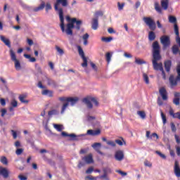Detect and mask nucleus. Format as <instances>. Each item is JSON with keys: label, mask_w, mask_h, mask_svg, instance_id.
Instances as JSON below:
<instances>
[{"label": "nucleus", "mask_w": 180, "mask_h": 180, "mask_svg": "<svg viewBox=\"0 0 180 180\" xmlns=\"http://www.w3.org/2000/svg\"><path fill=\"white\" fill-rule=\"evenodd\" d=\"M103 171L104 174H108V173L112 172V169H110V168H109V167L103 168Z\"/></svg>", "instance_id": "4d7b16f0"}, {"label": "nucleus", "mask_w": 180, "mask_h": 180, "mask_svg": "<svg viewBox=\"0 0 180 180\" xmlns=\"http://www.w3.org/2000/svg\"><path fill=\"white\" fill-rule=\"evenodd\" d=\"M10 56L12 61H14V62L18 61V59H16V55L15 54V52L12 49L10 50Z\"/></svg>", "instance_id": "c756f323"}, {"label": "nucleus", "mask_w": 180, "mask_h": 180, "mask_svg": "<svg viewBox=\"0 0 180 180\" xmlns=\"http://www.w3.org/2000/svg\"><path fill=\"white\" fill-rule=\"evenodd\" d=\"M169 82L171 85V88H174V86H176L178 84V82H176V79H175V77H174L173 75L169 77Z\"/></svg>", "instance_id": "4be33fe9"}, {"label": "nucleus", "mask_w": 180, "mask_h": 180, "mask_svg": "<svg viewBox=\"0 0 180 180\" xmlns=\"http://www.w3.org/2000/svg\"><path fill=\"white\" fill-rule=\"evenodd\" d=\"M66 20L67 22H70L67 24L66 25V30H65V32H63V33H65L68 36H72V29L75 27L77 30H81V25H82V20H77V18H71L70 16H66ZM74 23H76V27L74 25Z\"/></svg>", "instance_id": "f257e3e1"}, {"label": "nucleus", "mask_w": 180, "mask_h": 180, "mask_svg": "<svg viewBox=\"0 0 180 180\" xmlns=\"http://www.w3.org/2000/svg\"><path fill=\"white\" fill-rule=\"evenodd\" d=\"M85 180H98V177H94L92 176H87L85 177Z\"/></svg>", "instance_id": "bf43d9fd"}, {"label": "nucleus", "mask_w": 180, "mask_h": 180, "mask_svg": "<svg viewBox=\"0 0 180 180\" xmlns=\"http://www.w3.org/2000/svg\"><path fill=\"white\" fill-rule=\"evenodd\" d=\"M160 116L162 117L163 124H167V116L164 114L162 110H160Z\"/></svg>", "instance_id": "473e14b6"}, {"label": "nucleus", "mask_w": 180, "mask_h": 180, "mask_svg": "<svg viewBox=\"0 0 180 180\" xmlns=\"http://www.w3.org/2000/svg\"><path fill=\"white\" fill-rule=\"evenodd\" d=\"M105 58H106V60L108 63H110V60L112 59V53H110V52H108L106 54H105Z\"/></svg>", "instance_id": "ea45409f"}, {"label": "nucleus", "mask_w": 180, "mask_h": 180, "mask_svg": "<svg viewBox=\"0 0 180 180\" xmlns=\"http://www.w3.org/2000/svg\"><path fill=\"white\" fill-rule=\"evenodd\" d=\"M153 59L152 63L154 64L161 60V55L160 54V44H158V41H155L153 44Z\"/></svg>", "instance_id": "20e7f679"}, {"label": "nucleus", "mask_w": 180, "mask_h": 180, "mask_svg": "<svg viewBox=\"0 0 180 180\" xmlns=\"http://www.w3.org/2000/svg\"><path fill=\"white\" fill-rule=\"evenodd\" d=\"M143 20L146 23V26H148L150 30H155L157 28L155 22L154 20H153V18L150 17H144Z\"/></svg>", "instance_id": "0eeeda50"}, {"label": "nucleus", "mask_w": 180, "mask_h": 180, "mask_svg": "<svg viewBox=\"0 0 180 180\" xmlns=\"http://www.w3.org/2000/svg\"><path fill=\"white\" fill-rule=\"evenodd\" d=\"M135 63L136 64H139V65L141 64H146V61L142 60L141 59H139V58L135 59Z\"/></svg>", "instance_id": "603ef678"}, {"label": "nucleus", "mask_w": 180, "mask_h": 180, "mask_svg": "<svg viewBox=\"0 0 180 180\" xmlns=\"http://www.w3.org/2000/svg\"><path fill=\"white\" fill-rule=\"evenodd\" d=\"M173 103L176 106L179 105V98H175L173 99Z\"/></svg>", "instance_id": "680f3d73"}, {"label": "nucleus", "mask_w": 180, "mask_h": 180, "mask_svg": "<svg viewBox=\"0 0 180 180\" xmlns=\"http://www.w3.org/2000/svg\"><path fill=\"white\" fill-rule=\"evenodd\" d=\"M172 50L173 54H178V51H179V48L178 47L177 45H174L173 46Z\"/></svg>", "instance_id": "4c0bfd02"}, {"label": "nucleus", "mask_w": 180, "mask_h": 180, "mask_svg": "<svg viewBox=\"0 0 180 180\" xmlns=\"http://www.w3.org/2000/svg\"><path fill=\"white\" fill-rule=\"evenodd\" d=\"M78 101H79V98L78 97H69V98H68V103H64L63 104L60 110V114L64 115L65 110H67V108L70 106V103L71 106H74L75 105H76Z\"/></svg>", "instance_id": "39448f33"}, {"label": "nucleus", "mask_w": 180, "mask_h": 180, "mask_svg": "<svg viewBox=\"0 0 180 180\" xmlns=\"http://www.w3.org/2000/svg\"><path fill=\"white\" fill-rule=\"evenodd\" d=\"M56 51L60 54V56H63L64 54V50L60 48L58 46H56Z\"/></svg>", "instance_id": "a19ab883"}, {"label": "nucleus", "mask_w": 180, "mask_h": 180, "mask_svg": "<svg viewBox=\"0 0 180 180\" xmlns=\"http://www.w3.org/2000/svg\"><path fill=\"white\" fill-rule=\"evenodd\" d=\"M14 63H15V70H17V71H19V70H20V62H19V60H15L14 61Z\"/></svg>", "instance_id": "37998d69"}, {"label": "nucleus", "mask_w": 180, "mask_h": 180, "mask_svg": "<svg viewBox=\"0 0 180 180\" xmlns=\"http://www.w3.org/2000/svg\"><path fill=\"white\" fill-rule=\"evenodd\" d=\"M94 172V167H89L86 171V174H92Z\"/></svg>", "instance_id": "338daca9"}, {"label": "nucleus", "mask_w": 180, "mask_h": 180, "mask_svg": "<svg viewBox=\"0 0 180 180\" xmlns=\"http://www.w3.org/2000/svg\"><path fill=\"white\" fill-rule=\"evenodd\" d=\"M19 100L22 103H29V101L25 99V96H20Z\"/></svg>", "instance_id": "c03bdc74"}, {"label": "nucleus", "mask_w": 180, "mask_h": 180, "mask_svg": "<svg viewBox=\"0 0 180 180\" xmlns=\"http://www.w3.org/2000/svg\"><path fill=\"white\" fill-rule=\"evenodd\" d=\"M25 150L23 148H17V150H15V154L17 155H20L21 154L23 153V151Z\"/></svg>", "instance_id": "3c124183"}, {"label": "nucleus", "mask_w": 180, "mask_h": 180, "mask_svg": "<svg viewBox=\"0 0 180 180\" xmlns=\"http://www.w3.org/2000/svg\"><path fill=\"white\" fill-rule=\"evenodd\" d=\"M115 172H117V174H120V175H121L122 176H126V175H127V172L122 170H115Z\"/></svg>", "instance_id": "5fc2aeb1"}, {"label": "nucleus", "mask_w": 180, "mask_h": 180, "mask_svg": "<svg viewBox=\"0 0 180 180\" xmlns=\"http://www.w3.org/2000/svg\"><path fill=\"white\" fill-rule=\"evenodd\" d=\"M77 50L79 51V56H81L83 63H82V67H88V60L86 59V57H85V54L84 53V50H82V48L81 46H77Z\"/></svg>", "instance_id": "6e6552de"}, {"label": "nucleus", "mask_w": 180, "mask_h": 180, "mask_svg": "<svg viewBox=\"0 0 180 180\" xmlns=\"http://www.w3.org/2000/svg\"><path fill=\"white\" fill-rule=\"evenodd\" d=\"M144 165H145V167H148L149 168H151V167H153V163H151L148 160H145L144 161Z\"/></svg>", "instance_id": "864d4df0"}, {"label": "nucleus", "mask_w": 180, "mask_h": 180, "mask_svg": "<svg viewBox=\"0 0 180 180\" xmlns=\"http://www.w3.org/2000/svg\"><path fill=\"white\" fill-rule=\"evenodd\" d=\"M169 23H176V18L172 15L169 16Z\"/></svg>", "instance_id": "79ce46f5"}, {"label": "nucleus", "mask_w": 180, "mask_h": 180, "mask_svg": "<svg viewBox=\"0 0 180 180\" xmlns=\"http://www.w3.org/2000/svg\"><path fill=\"white\" fill-rule=\"evenodd\" d=\"M148 39L150 41L155 40V33H154L153 31H150L148 34Z\"/></svg>", "instance_id": "2f4dec72"}, {"label": "nucleus", "mask_w": 180, "mask_h": 180, "mask_svg": "<svg viewBox=\"0 0 180 180\" xmlns=\"http://www.w3.org/2000/svg\"><path fill=\"white\" fill-rule=\"evenodd\" d=\"M115 158L117 161H123L124 160V153L122 150H117L115 154Z\"/></svg>", "instance_id": "f8f14e48"}, {"label": "nucleus", "mask_w": 180, "mask_h": 180, "mask_svg": "<svg viewBox=\"0 0 180 180\" xmlns=\"http://www.w3.org/2000/svg\"><path fill=\"white\" fill-rule=\"evenodd\" d=\"M171 65H172L171 60H166L165 62V68L167 72H169V71H171Z\"/></svg>", "instance_id": "393cba45"}, {"label": "nucleus", "mask_w": 180, "mask_h": 180, "mask_svg": "<svg viewBox=\"0 0 180 180\" xmlns=\"http://www.w3.org/2000/svg\"><path fill=\"white\" fill-rule=\"evenodd\" d=\"M98 16H103V12H102V11H96L95 13V17L98 18Z\"/></svg>", "instance_id": "e2e57ef3"}, {"label": "nucleus", "mask_w": 180, "mask_h": 180, "mask_svg": "<svg viewBox=\"0 0 180 180\" xmlns=\"http://www.w3.org/2000/svg\"><path fill=\"white\" fill-rule=\"evenodd\" d=\"M43 82H45V81L47 82V84L50 86H53L55 88L56 86V82L54 80H51V79L47 77V76H45V79H42Z\"/></svg>", "instance_id": "412c9836"}, {"label": "nucleus", "mask_w": 180, "mask_h": 180, "mask_svg": "<svg viewBox=\"0 0 180 180\" xmlns=\"http://www.w3.org/2000/svg\"><path fill=\"white\" fill-rule=\"evenodd\" d=\"M68 99L69 97H59L58 98V101H60V102H66L65 103H68Z\"/></svg>", "instance_id": "49530a36"}, {"label": "nucleus", "mask_w": 180, "mask_h": 180, "mask_svg": "<svg viewBox=\"0 0 180 180\" xmlns=\"http://www.w3.org/2000/svg\"><path fill=\"white\" fill-rule=\"evenodd\" d=\"M18 178L20 179V180H27V177H26V176H25L22 175V174H20L18 176Z\"/></svg>", "instance_id": "774afa93"}, {"label": "nucleus", "mask_w": 180, "mask_h": 180, "mask_svg": "<svg viewBox=\"0 0 180 180\" xmlns=\"http://www.w3.org/2000/svg\"><path fill=\"white\" fill-rule=\"evenodd\" d=\"M101 179H104V180H109V177H108V174L104 173V174L101 175L100 176Z\"/></svg>", "instance_id": "0e129e2a"}, {"label": "nucleus", "mask_w": 180, "mask_h": 180, "mask_svg": "<svg viewBox=\"0 0 180 180\" xmlns=\"http://www.w3.org/2000/svg\"><path fill=\"white\" fill-rule=\"evenodd\" d=\"M82 102L85 103V105L87 106L88 109H92L94 108V105L92 103L94 104V106H99V102L98 100H96L94 97H87L83 99Z\"/></svg>", "instance_id": "423d86ee"}, {"label": "nucleus", "mask_w": 180, "mask_h": 180, "mask_svg": "<svg viewBox=\"0 0 180 180\" xmlns=\"http://www.w3.org/2000/svg\"><path fill=\"white\" fill-rule=\"evenodd\" d=\"M156 154H158V155H160V158H162L163 160H165L167 158V156H165V155L162 154L160 151H156Z\"/></svg>", "instance_id": "052dcab7"}, {"label": "nucleus", "mask_w": 180, "mask_h": 180, "mask_svg": "<svg viewBox=\"0 0 180 180\" xmlns=\"http://www.w3.org/2000/svg\"><path fill=\"white\" fill-rule=\"evenodd\" d=\"M160 4L162 9L167 11L168 9V5H169V0H161Z\"/></svg>", "instance_id": "5701e85b"}, {"label": "nucleus", "mask_w": 180, "mask_h": 180, "mask_svg": "<svg viewBox=\"0 0 180 180\" xmlns=\"http://www.w3.org/2000/svg\"><path fill=\"white\" fill-rule=\"evenodd\" d=\"M153 68L154 70H155L156 71H158V70L162 72V75L164 78V79H165V72H164V68H162V63H158L157 62H155V63H153Z\"/></svg>", "instance_id": "9b49d317"}, {"label": "nucleus", "mask_w": 180, "mask_h": 180, "mask_svg": "<svg viewBox=\"0 0 180 180\" xmlns=\"http://www.w3.org/2000/svg\"><path fill=\"white\" fill-rule=\"evenodd\" d=\"M0 39L1 41H3V43H4V44H6V46H7V47L11 48V41L9 39H6L3 35H0Z\"/></svg>", "instance_id": "b1692460"}, {"label": "nucleus", "mask_w": 180, "mask_h": 180, "mask_svg": "<svg viewBox=\"0 0 180 180\" xmlns=\"http://www.w3.org/2000/svg\"><path fill=\"white\" fill-rule=\"evenodd\" d=\"M18 106V101H16V100L13 99L11 102H10V106L8 108V110L9 112H11L9 115V116H15V108H16Z\"/></svg>", "instance_id": "1a4fd4ad"}, {"label": "nucleus", "mask_w": 180, "mask_h": 180, "mask_svg": "<svg viewBox=\"0 0 180 180\" xmlns=\"http://www.w3.org/2000/svg\"><path fill=\"white\" fill-rule=\"evenodd\" d=\"M92 148H94L96 153L100 154V155H103V153L99 150L102 147V143H94L91 145Z\"/></svg>", "instance_id": "ddd939ff"}, {"label": "nucleus", "mask_w": 180, "mask_h": 180, "mask_svg": "<svg viewBox=\"0 0 180 180\" xmlns=\"http://www.w3.org/2000/svg\"><path fill=\"white\" fill-rule=\"evenodd\" d=\"M45 6H46V3H44V1H41L40 6L34 8V12H39V11H43Z\"/></svg>", "instance_id": "a878e982"}, {"label": "nucleus", "mask_w": 180, "mask_h": 180, "mask_svg": "<svg viewBox=\"0 0 180 180\" xmlns=\"http://www.w3.org/2000/svg\"><path fill=\"white\" fill-rule=\"evenodd\" d=\"M155 9L156 12H158V13H162V10L161 9V7L160 6V4L158 2L155 3Z\"/></svg>", "instance_id": "72a5a7b5"}, {"label": "nucleus", "mask_w": 180, "mask_h": 180, "mask_svg": "<svg viewBox=\"0 0 180 180\" xmlns=\"http://www.w3.org/2000/svg\"><path fill=\"white\" fill-rule=\"evenodd\" d=\"M170 126H171L172 131H173L174 133H175V131H176V127H175V124H174V122H172V123L170 124Z\"/></svg>", "instance_id": "13d9d810"}, {"label": "nucleus", "mask_w": 180, "mask_h": 180, "mask_svg": "<svg viewBox=\"0 0 180 180\" xmlns=\"http://www.w3.org/2000/svg\"><path fill=\"white\" fill-rule=\"evenodd\" d=\"M48 115H49V116H53L54 115H58V110H52L49 112Z\"/></svg>", "instance_id": "a18cd8bd"}, {"label": "nucleus", "mask_w": 180, "mask_h": 180, "mask_svg": "<svg viewBox=\"0 0 180 180\" xmlns=\"http://www.w3.org/2000/svg\"><path fill=\"white\" fill-rule=\"evenodd\" d=\"M174 33L176 35V42L177 43V44H179V46H180L179 27H178V25L174 24Z\"/></svg>", "instance_id": "4468645a"}, {"label": "nucleus", "mask_w": 180, "mask_h": 180, "mask_svg": "<svg viewBox=\"0 0 180 180\" xmlns=\"http://www.w3.org/2000/svg\"><path fill=\"white\" fill-rule=\"evenodd\" d=\"M83 161L86 162V164H92L94 162V158H92V154H89L82 158Z\"/></svg>", "instance_id": "6ab92c4d"}, {"label": "nucleus", "mask_w": 180, "mask_h": 180, "mask_svg": "<svg viewBox=\"0 0 180 180\" xmlns=\"http://www.w3.org/2000/svg\"><path fill=\"white\" fill-rule=\"evenodd\" d=\"M122 140L120 139H116L115 140V143L117 144H118V146H123V143L124 144H126V141H124V139H123V138H122Z\"/></svg>", "instance_id": "58836bf2"}, {"label": "nucleus", "mask_w": 180, "mask_h": 180, "mask_svg": "<svg viewBox=\"0 0 180 180\" xmlns=\"http://www.w3.org/2000/svg\"><path fill=\"white\" fill-rule=\"evenodd\" d=\"M82 39L84 40L83 44L84 46H88V39H89V34L88 33L84 34L82 36Z\"/></svg>", "instance_id": "bb28decb"}, {"label": "nucleus", "mask_w": 180, "mask_h": 180, "mask_svg": "<svg viewBox=\"0 0 180 180\" xmlns=\"http://www.w3.org/2000/svg\"><path fill=\"white\" fill-rule=\"evenodd\" d=\"M124 3L120 4V2L117 3V6H118V11H123V8H124Z\"/></svg>", "instance_id": "8fccbe9b"}, {"label": "nucleus", "mask_w": 180, "mask_h": 180, "mask_svg": "<svg viewBox=\"0 0 180 180\" xmlns=\"http://www.w3.org/2000/svg\"><path fill=\"white\" fill-rule=\"evenodd\" d=\"M143 81L146 82V84H150V80L148 79V75L146 73H143Z\"/></svg>", "instance_id": "c9c22d12"}, {"label": "nucleus", "mask_w": 180, "mask_h": 180, "mask_svg": "<svg viewBox=\"0 0 180 180\" xmlns=\"http://www.w3.org/2000/svg\"><path fill=\"white\" fill-rule=\"evenodd\" d=\"M159 94H160L163 101H167V99H168V96H167V89L164 87L160 89Z\"/></svg>", "instance_id": "f3484780"}, {"label": "nucleus", "mask_w": 180, "mask_h": 180, "mask_svg": "<svg viewBox=\"0 0 180 180\" xmlns=\"http://www.w3.org/2000/svg\"><path fill=\"white\" fill-rule=\"evenodd\" d=\"M41 94L46 96H49L50 98H51L53 96V91H51L50 90H47V89L43 90L41 91Z\"/></svg>", "instance_id": "cd10ccee"}, {"label": "nucleus", "mask_w": 180, "mask_h": 180, "mask_svg": "<svg viewBox=\"0 0 180 180\" xmlns=\"http://www.w3.org/2000/svg\"><path fill=\"white\" fill-rule=\"evenodd\" d=\"M35 69L36 71H37V74H43L41 72V68H40L37 63L35 64Z\"/></svg>", "instance_id": "09e8293b"}, {"label": "nucleus", "mask_w": 180, "mask_h": 180, "mask_svg": "<svg viewBox=\"0 0 180 180\" xmlns=\"http://www.w3.org/2000/svg\"><path fill=\"white\" fill-rule=\"evenodd\" d=\"M0 161L4 165H8V159L5 156H2L0 159Z\"/></svg>", "instance_id": "e433bc0d"}, {"label": "nucleus", "mask_w": 180, "mask_h": 180, "mask_svg": "<svg viewBox=\"0 0 180 180\" xmlns=\"http://www.w3.org/2000/svg\"><path fill=\"white\" fill-rule=\"evenodd\" d=\"M174 174L177 178H180V167H179V163L178 161H175L174 162Z\"/></svg>", "instance_id": "dca6fc26"}, {"label": "nucleus", "mask_w": 180, "mask_h": 180, "mask_svg": "<svg viewBox=\"0 0 180 180\" xmlns=\"http://www.w3.org/2000/svg\"><path fill=\"white\" fill-rule=\"evenodd\" d=\"M107 144L108 146H111V147H116V143L113 141H108Z\"/></svg>", "instance_id": "6e6d98bb"}, {"label": "nucleus", "mask_w": 180, "mask_h": 180, "mask_svg": "<svg viewBox=\"0 0 180 180\" xmlns=\"http://www.w3.org/2000/svg\"><path fill=\"white\" fill-rule=\"evenodd\" d=\"M98 27H99V19L94 18L91 21V29H93V30H98Z\"/></svg>", "instance_id": "2eb2a0df"}, {"label": "nucleus", "mask_w": 180, "mask_h": 180, "mask_svg": "<svg viewBox=\"0 0 180 180\" xmlns=\"http://www.w3.org/2000/svg\"><path fill=\"white\" fill-rule=\"evenodd\" d=\"M1 117H4L6 115V112H7L6 109H5V108H2L1 110Z\"/></svg>", "instance_id": "69168bd1"}, {"label": "nucleus", "mask_w": 180, "mask_h": 180, "mask_svg": "<svg viewBox=\"0 0 180 180\" xmlns=\"http://www.w3.org/2000/svg\"><path fill=\"white\" fill-rule=\"evenodd\" d=\"M0 175L3 176L4 178H8L9 176V171L6 168L0 167Z\"/></svg>", "instance_id": "a211bd4d"}, {"label": "nucleus", "mask_w": 180, "mask_h": 180, "mask_svg": "<svg viewBox=\"0 0 180 180\" xmlns=\"http://www.w3.org/2000/svg\"><path fill=\"white\" fill-rule=\"evenodd\" d=\"M61 134L63 137H71L72 140H76V141H79V140H82V137H85V136H99V134H101V129H89L87 130L86 134H82L77 136L75 134H68L65 131H63Z\"/></svg>", "instance_id": "7ed1b4c3"}, {"label": "nucleus", "mask_w": 180, "mask_h": 180, "mask_svg": "<svg viewBox=\"0 0 180 180\" xmlns=\"http://www.w3.org/2000/svg\"><path fill=\"white\" fill-rule=\"evenodd\" d=\"M160 42L164 47L169 46L171 44V41L169 39V37L167 35H163L160 37Z\"/></svg>", "instance_id": "9d476101"}, {"label": "nucleus", "mask_w": 180, "mask_h": 180, "mask_svg": "<svg viewBox=\"0 0 180 180\" xmlns=\"http://www.w3.org/2000/svg\"><path fill=\"white\" fill-rule=\"evenodd\" d=\"M96 117L94 116H89L88 115L86 117V122H89L90 123H92V122H94V120H95Z\"/></svg>", "instance_id": "de8ad7c7"}, {"label": "nucleus", "mask_w": 180, "mask_h": 180, "mask_svg": "<svg viewBox=\"0 0 180 180\" xmlns=\"http://www.w3.org/2000/svg\"><path fill=\"white\" fill-rule=\"evenodd\" d=\"M53 127L57 131H63V130H64V127L63 125L53 124Z\"/></svg>", "instance_id": "c85d7f7f"}, {"label": "nucleus", "mask_w": 180, "mask_h": 180, "mask_svg": "<svg viewBox=\"0 0 180 180\" xmlns=\"http://www.w3.org/2000/svg\"><path fill=\"white\" fill-rule=\"evenodd\" d=\"M60 5H62V6L64 7L68 6V0H56L54 6L55 11H58L59 19L60 20V29L62 32H65V26L64 25V11H63V8H58Z\"/></svg>", "instance_id": "f03ea898"}, {"label": "nucleus", "mask_w": 180, "mask_h": 180, "mask_svg": "<svg viewBox=\"0 0 180 180\" xmlns=\"http://www.w3.org/2000/svg\"><path fill=\"white\" fill-rule=\"evenodd\" d=\"M169 113L170 115V116H172L174 117V119H179L180 120V112H174V109H172V108L170 107L169 110Z\"/></svg>", "instance_id": "aec40b11"}, {"label": "nucleus", "mask_w": 180, "mask_h": 180, "mask_svg": "<svg viewBox=\"0 0 180 180\" xmlns=\"http://www.w3.org/2000/svg\"><path fill=\"white\" fill-rule=\"evenodd\" d=\"M112 40H113V37H103L101 38V41H104V43H110Z\"/></svg>", "instance_id": "7c9ffc66"}, {"label": "nucleus", "mask_w": 180, "mask_h": 180, "mask_svg": "<svg viewBox=\"0 0 180 180\" xmlns=\"http://www.w3.org/2000/svg\"><path fill=\"white\" fill-rule=\"evenodd\" d=\"M137 115L141 117V119H142L143 120H144V119H146V112L144 111H137Z\"/></svg>", "instance_id": "f704fd0d"}]
</instances>
